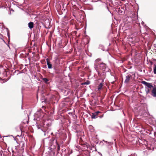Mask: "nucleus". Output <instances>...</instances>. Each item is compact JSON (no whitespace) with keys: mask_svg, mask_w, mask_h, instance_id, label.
I'll list each match as a JSON object with an SVG mask.
<instances>
[{"mask_svg":"<svg viewBox=\"0 0 156 156\" xmlns=\"http://www.w3.org/2000/svg\"><path fill=\"white\" fill-rule=\"evenodd\" d=\"M126 20L130 23L135 22L137 24H138V15L137 13L136 15V13L133 12H132L130 16H127L126 18Z\"/></svg>","mask_w":156,"mask_h":156,"instance_id":"f257e3e1","label":"nucleus"},{"mask_svg":"<svg viewBox=\"0 0 156 156\" xmlns=\"http://www.w3.org/2000/svg\"><path fill=\"white\" fill-rule=\"evenodd\" d=\"M114 11L117 12L119 15H123L125 13V6H118L114 8Z\"/></svg>","mask_w":156,"mask_h":156,"instance_id":"f03ea898","label":"nucleus"},{"mask_svg":"<svg viewBox=\"0 0 156 156\" xmlns=\"http://www.w3.org/2000/svg\"><path fill=\"white\" fill-rule=\"evenodd\" d=\"M51 121L47 120L45 121L44 122L42 123L41 125H39L41 126V127H42L44 129H50L49 127L51 126Z\"/></svg>","mask_w":156,"mask_h":156,"instance_id":"7ed1b4c3","label":"nucleus"},{"mask_svg":"<svg viewBox=\"0 0 156 156\" xmlns=\"http://www.w3.org/2000/svg\"><path fill=\"white\" fill-rule=\"evenodd\" d=\"M99 68L101 70H102V71L105 72V71L108 72L109 70L107 65L103 62L99 64Z\"/></svg>","mask_w":156,"mask_h":156,"instance_id":"20e7f679","label":"nucleus"},{"mask_svg":"<svg viewBox=\"0 0 156 156\" xmlns=\"http://www.w3.org/2000/svg\"><path fill=\"white\" fill-rule=\"evenodd\" d=\"M36 125L37 129H41V130L44 133V135H46L47 134H48L49 131L50 130V129H44L42 127H41V126L39 125V122H36Z\"/></svg>","mask_w":156,"mask_h":156,"instance_id":"39448f33","label":"nucleus"},{"mask_svg":"<svg viewBox=\"0 0 156 156\" xmlns=\"http://www.w3.org/2000/svg\"><path fill=\"white\" fill-rule=\"evenodd\" d=\"M142 83L150 89H151L153 87V85L151 83H148L144 81H142Z\"/></svg>","mask_w":156,"mask_h":156,"instance_id":"423d86ee","label":"nucleus"},{"mask_svg":"<svg viewBox=\"0 0 156 156\" xmlns=\"http://www.w3.org/2000/svg\"><path fill=\"white\" fill-rule=\"evenodd\" d=\"M53 68L54 70L55 73V74H58L60 73V70L58 68L57 65H55L53 66Z\"/></svg>","mask_w":156,"mask_h":156,"instance_id":"0eeeda50","label":"nucleus"},{"mask_svg":"<svg viewBox=\"0 0 156 156\" xmlns=\"http://www.w3.org/2000/svg\"><path fill=\"white\" fill-rule=\"evenodd\" d=\"M151 95L154 98H156V87L153 88L151 93Z\"/></svg>","mask_w":156,"mask_h":156,"instance_id":"6e6552de","label":"nucleus"},{"mask_svg":"<svg viewBox=\"0 0 156 156\" xmlns=\"http://www.w3.org/2000/svg\"><path fill=\"white\" fill-rule=\"evenodd\" d=\"M65 95H67L70 93V90L68 89H63L61 90Z\"/></svg>","mask_w":156,"mask_h":156,"instance_id":"1a4fd4ad","label":"nucleus"},{"mask_svg":"<svg viewBox=\"0 0 156 156\" xmlns=\"http://www.w3.org/2000/svg\"><path fill=\"white\" fill-rule=\"evenodd\" d=\"M108 1V2L109 3V5H110L111 3H112V0H93L94 2H97L98 1H100L102 2L103 3H105L106 1Z\"/></svg>","mask_w":156,"mask_h":156,"instance_id":"9d476101","label":"nucleus"},{"mask_svg":"<svg viewBox=\"0 0 156 156\" xmlns=\"http://www.w3.org/2000/svg\"><path fill=\"white\" fill-rule=\"evenodd\" d=\"M132 75H128L126 76V79L125 80L124 83H128L130 80L131 78L132 77Z\"/></svg>","mask_w":156,"mask_h":156,"instance_id":"9b49d317","label":"nucleus"},{"mask_svg":"<svg viewBox=\"0 0 156 156\" xmlns=\"http://www.w3.org/2000/svg\"><path fill=\"white\" fill-rule=\"evenodd\" d=\"M98 75L100 78L104 77V76H106V73L105 72L103 71L102 73H101L99 71L97 72Z\"/></svg>","mask_w":156,"mask_h":156,"instance_id":"f8f14e48","label":"nucleus"},{"mask_svg":"<svg viewBox=\"0 0 156 156\" xmlns=\"http://www.w3.org/2000/svg\"><path fill=\"white\" fill-rule=\"evenodd\" d=\"M47 64L48 66V69H51L53 68V66L52 64L48 60V59L47 58Z\"/></svg>","mask_w":156,"mask_h":156,"instance_id":"ddd939ff","label":"nucleus"},{"mask_svg":"<svg viewBox=\"0 0 156 156\" xmlns=\"http://www.w3.org/2000/svg\"><path fill=\"white\" fill-rule=\"evenodd\" d=\"M25 143L23 141H21L20 144V145L21 146V149L23 151L24 149Z\"/></svg>","mask_w":156,"mask_h":156,"instance_id":"4468645a","label":"nucleus"},{"mask_svg":"<svg viewBox=\"0 0 156 156\" xmlns=\"http://www.w3.org/2000/svg\"><path fill=\"white\" fill-rule=\"evenodd\" d=\"M42 80L44 81V83H46V84H49V83L48 82L49 80L48 78H42Z\"/></svg>","mask_w":156,"mask_h":156,"instance_id":"2eb2a0df","label":"nucleus"},{"mask_svg":"<svg viewBox=\"0 0 156 156\" xmlns=\"http://www.w3.org/2000/svg\"><path fill=\"white\" fill-rule=\"evenodd\" d=\"M50 142L51 143H52V144H53L54 143H55V144L56 143H57V140H55V137H53L50 140Z\"/></svg>","mask_w":156,"mask_h":156,"instance_id":"dca6fc26","label":"nucleus"},{"mask_svg":"<svg viewBox=\"0 0 156 156\" xmlns=\"http://www.w3.org/2000/svg\"><path fill=\"white\" fill-rule=\"evenodd\" d=\"M28 27L30 29H32L34 27V23L33 22H30L28 23Z\"/></svg>","mask_w":156,"mask_h":156,"instance_id":"f3484780","label":"nucleus"},{"mask_svg":"<svg viewBox=\"0 0 156 156\" xmlns=\"http://www.w3.org/2000/svg\"><path fill=\"white\" fill-rule=\"evenodd\" d=\"M134 110L136 111L137 112H140V106H136L134 108Z\"/></svg>","mask_w":156,"mask_h":156,"instance_id":"a211bd4d","label":"nucleus"},{"mask_svg":"<svg viewBox=\"0 0 156 156\" xmlns=\"http://www.w3.org/2000/svg\"><path fill=\"white\" fill-rule=\"evenodd\" d=\"M6 29L7 32V36L8 37V42L9 43V42H10V33L9 32V29L8 28H6Z\"/></svg>","mask_w":156,"mask_h":156,"instance_id":"6ab92c4d","label":"nucleus"},{"mask_svg":"<svg viewBox=\"0 0 156 156\" xmlns=\"http://www.w3.org/2000/svg\"><path fill=\"white\" fill-rule=\"evenodd\" d=\"M103 84H104L102 83H101L99 84L98 87V90H99L101 89L103 86Z\"/></svg>","mask_w":156,"mask_h":156,"instance_id":"aec40b11","label":"nucleus"},{"mask_svg":"<svg viewBox=\"0 0 156 156\" xmlns=\"http://www.w3.org/2000/svg\"><path fill=\"white\" fill-rule=\"evenodd\" d=\"M91 117L92 119H95L98 117V116H97L96 114H95V113H92V115H91Z\"/></svg>","mask_w":156,"mask_h":156,"instance_id":"412c9836","label":"nucleus"},{"mask_svg":"<svg viewBox=\"0 0 156 156\" xmlns=\"http://www.w3.org/2000/svg\"><path fill=\"white\" fill-rule=\"evenodd\" d=\"M54 62L55 63V65H57L59 63V60L58 57H56L54 58Z\"/></svg>","mask_w":156,"mask_h":156,"instance_id":"4be33fe9","label":"nucleus"},{"mask_svg":"<svg viewBox=\"0 0 156 156\" xmlns=\"http://www.w3.org/2000/svg\"><path fill=\"white\" fill-rule=\"evenodd\" d=\"M90 81L88 80H87L86 82L82 83L81 84V85H89L90 84Z\"/></svg>","mask_w":156,"mask_h":156,"instance_id":"5701e85b","label":"nucleus"},{"mask_svg":"<svg viewBox=\"0 0 156 156\" xmlns=\"http://www.w3.org/2000/svg\"><path fill=\"white\" fill-rule=\"evenodd\" d=\"M98 48H101L103 51H105V50L104 49V46L102 44H100L99 45Z\"/></svg>","mask_w":156,"mask_h":156,"instance_id":"b1692460","label":"nucleus"},{"mask_svg":"<svg viewBox=\"0 0 156 156\" xmlns=\"http://www.w3.org/2000/svg\"><path fill=\"white\" fill-rule=\"evenodd\" d=\"M55 144H56V145L57 146V151L58 152V151H59L60 150V145L57 142V143H55Z\"/></svg>","mask_w":156,"mask_h":156,"instance_id":"393cba45","label":"nucleus"},{"mask_svg":"<svg viewBox=\"0 0 156 156\" xmlns=\"http://www.w3.org/2000/svg\"><path fill=\"white\" fill-rule=\"evenodd\" d=\"M140 112L143 111L144 110V107L143 105L140 106Z\"/></svg>","mask_w":156,"mask_h":156,"instance_id":"a878e982","label":"nucleus"},{"mask_svg":"<svg viewBox=\"0 0 156 156\" xmlns=\"http://www.w3.org/2000/svg\"><path fill=\"white\" fill-rule=\"evenodd\" d=\"M153 72L154 74H156V65L154 64V65Z\"/></svg>","mask_w":156,"mask_h":156,"instance_id":"bb28decb","label":"nucleus"},{"mask_svg":"<svg viewBox=\"0 0 156 156\" xmlns=\"http://www.w3.org/2000/svg\"><path fill=\"white\" fill-rule=\"evenodd\" d=\"M106 77L105 76H104V77H101L100 78L99 80H101L102 81V82L101 83H102L104 84V79H105Z\"/></svg>","mask_w":156,"mask_h":156,"instance_id":"cd10ccee","label":"nucleus"},{"mask_svg":"<svg viewBox=\"0 0 156 156\" xmlns=\"http://www.w3.org/2000/svg\"><path fill=\"white\" fill-rule=\"evenodd\" d=\"M145 91H146V94H147L149 93H150V89L147 88V87H146L145 88Z\"/></svg>","mask_w":156,"mask_h":156,"instance_id":"c85d7f7f","label":"nucleus"},{"mask_svg":"<svg viewBox=\"0 0 156 156\" xmlns=\"http://www.w3.org/2000/svg\"><path fill=\"white\" fill-rule=\"evenodd\" d=\"M106 1V2H105V3L106 5V8H107V9L108 10V11L110 12V13L111 14H112V13H111V11H110L109 10V9H108V5H107V3H108V2H107V1Z\"/></svg>","mask_w":156,"mask_h":156,"instance_id":"c756f323","label":"nucleus"},{"mask_svg":"<svg viewBox=\"0 0 156 156\" xmlns=\"http://www.w3.org/2000/svg\"><path fill=\"white\" fill-rule=\"evenodd\" d=\"M98 65L94 64V68L96 70V71L97 72L98 71Z\"/></svg>","mask_w":156,"mask_h":156,"instance_id":"7c9ffc66","label":"nucleus"},{"mask_svg":"<svg viewBox=\"0 0 156 156\" xmlns=\"http://www.w3.org/2000/svg\"><path fill=\"white\" fill-rule=\"evenodd\" d=\"M50 154H51V156H54L55 155V152L53 151H51Z\"/></svg>","mask_w":156,"mask_h":156,"instance_id":"2f4dec72","label":"nucleus"},{"mask_svg":"<svg viewBox=\"0 0 156 156\" xmlns=\"http://www.w3.org/2000/svg\"><path fill=\"white\" fill-rule=\"evenodd\" d=\"M94 113H95V114H96V115H98L101 113V112L99 111H97V112H94Z\"/></svg>","mask_w":156,"mask_h":156,"instance_id":"473e14b6","label":"nucleus"},{"mask_svg":"<svg viewBox=\"0 0 156 156\" xmlns=\"http://www.w3.org/2000/svg\"><path fill=\"white\" fill-rule=\"evenodd\" d=\"M24 87H23L21 88V92H22V93H23V90H24Z\"/></svg>","mask_w":156,"mask_h":156,"instance_id":"72a5a7b5","label":"nucleus"},{"mask_svg":"<svg viewBox=\"0 0 156 156\" xmlns=\"http://www.w3.org/2000/svg\"><path fill=\"white\" fill-rule=\"evenodd\" d=\"M104 115L102 114L101 116H99V117L100 118H102L103 117Z\"/></svg>","mask_w":156,"mask_h":156,"instance_id":"f704fd0d","label":"nucleus"},{"mask_svg":"<svg viewBox=\"0 0 156 156\" xmlns=\"http://www.w3.org/2000/svg\"><path fill=\"white\" fill-rule=\"evenodd\" d=\"M62 135H63V137H65L66 136V134L64 133H62Z\"/></svg>","mask_w":156,"mask_h":156,"instance_id":"c9c22d12","label":"nucleus"},{"mask_svg":"<svg viewBox=\"0 0 156 156\" xmlns=\"http://www.w3.org/2000/svg\"><path fill=\"white\" fill-rule=\"evenodd\" d=\"M150 63L151 65H152L153 64V62L152 61H150Z\"/></svg>","mask_w":156,"mask_h":156,"instance_id":"e433bc0d","label":"nucleus"},{"mask_svg":"<svg viewBox=\"0 0 156 156\" xmlns=\"http://www.w3.org/2000/svg\"><path fill=\"white\" fill-rule=\"evenodd\" d=\"M119 125H120V127L122 128V126L121 124L120 123H119Z\"/></svg>","mask_w":156,"mask_h":156,"instance_id":"4c0bfd02","label":"nucleus"},{"mask_svg":"<svg viewBox=\"0 0 156 156\" xmlns=\"http://www.w3.org/2000/svg\"><path fill=\"white\" fill-rule=\"evenodd\" d=\"M98 153L100 155H101V156H102V154H101V153L100 152H98Z\"/></svg>","mask_w":156,"mask_h":156,"instance_id":"58836bf2","label":"nucleus"},{"mask_svg":"<svg viewBox=\"0 0 156 156\" xmlns=\"http://www.w3.org/2000/svg\"><path fill=\"white\" fill-rule=\"evenodd\" d=\"M114 83H115V81H112V82H111V83H112V84H114Z\"/></svg>","mask_w":156,"mask_h":156,"instance_id":"ea45409f","label":"nucleus"},{"mask_svg":"<svg viewBox=\"0 0 156 156\" xmlns=\"http://www.w3.org/2000/svg\"><path fill=\"white\" fill-rule=\"evenodd\" d=\"M141 24H142V25H143L144 24V22L143 21H142Z\"/></svg>","mask_w":156,"mask_h":156,"instance_id":"a19ab883","label":"nucleus"},{"mask_svg":"<svg viewBox=\"0 0 156 156\" xmlns=\"http://www.w3.org/2000/svg\"><path fill=\"white\" fill-rule=\"evenodd\" d=\"M39 119H40V118H37V120H38Z\"/></svg>","mask_w":156,"mask_h":156,"instance_id":"79ce46f5","label":"nucleus"},{"mask_svg":"<svg viewBox=\"0 0 156 156\" xmlns=\"http://www.w3.org/2000/svg\"><path fill=\"white\" fill-rule=\"evenodd\" d=\"M111 75L112 76H113L114 77V78H115V77L113 75H112V74H111Z\"/></svg>","mask_w":156,"mask_h":156,"instance_id":"37998d69","label":"nucleus"},{"mask_svg":"<svg viewBox=\"0 0 156 156\" xmlns=\"http://www.w3.org/2000/svg\"><path fill=\"white\" fill-rule=\"evenodd\" d=\"M103 141L105 142H106V143H108V142L107 141H105L104 140H103Z\"/></svg>","mask_w":156,"mask_h":156,"instance_id":"c03bdc74","label":"nucleus"},{"mask_svg":"<svg viewBox=\"0 0 156 156\" xmlns=\"http://www.w3.org/2000/svg\"><path fill=\"white\" fill-rule=\"evenodd\" d=\"M2 66L0 65V67L1 68L2 67Z\"/></svg>","mask_w":156,"mask_h":156,"instance_id":"a18cd8bd","label":"nucleus"},{"mask_svg":"<svg viewBox=\"0 0 156 156\" xmlns=\"http://www.w3.org/2000/svg\"><path fill=\"white\" fill-rule=\"evenodd\" d=\"M21 109H23V107L22 106V107H21Z\"/></svg>","mask_w":156,"mask_h":156,"instance_id":"49530a36","label":"nucleus"},{"mask_svg":"<svg viewBox=\"0 0 156 156\" xmlns=\"http://www.w3.org/2000/svg\"><path fill=\"white\" fill-rule=\"evenodd\" d=\"M76 133H78V131L76 130V132H75Z\"/></svg>","mask_w":156,"mask_h":156,"instance_id":"de8ad7c7","label":"nucleus"},{"mask_svg":"<svg viewBox=\"0 0 156 156\" xmlns=\"http://www.w3.org/2000/svg\"><path fill=\"white\" fill-rule=\"evenodd\" d=\"M154 61H156V59H154Z\"/></svg>","mask_w":156,"mask_h":156,"instance_id":"09e8293b","label":"nucleus"},{"mask_svg":"<svg viewBox=\"0 0 156 156\" xmlns=\"http://www.w3.org/2000/svg\"><path fill=\"white\" fill-rule=\"evenodd\" d=\"M11 10L13 12V11H14L13 10V9H11Z\"/></svg>","mask_w":156,"mask_h":156,"instance_id":"8fccbe9b","label":"nucleus"},{"mask_svg":"<svg viewBox=\"0 0 156 156\" xmlns=\"http://www.w3.org/2000/svg\"><path fill=\"white\" fill-rule=\"evenodd\" d=\"M53 134V133H51V134Z\"/></svg>","mask_w":156,"mask_h":156,"instance_id":"3c124183","label":"nucleus"},{"mask_svg":"<svg viewBox=\"0 0 156 156\" xmlns=\"http://www.w3.org/2000/svg\"><path fill=\"white\" fill-rule=\"evenodd\" d=\"M20 130L22 132L21 129V128H20Z\"/></svg>","mask_w":156,"mask_h":156,"instance_id":"603ef678","label":"nucleus"},{"mask_svg":"<svg viewBox=\"0 0 156 156\" xmlns=\"http://www.w3.org/2000/svg\"><path fill=\"white\" fill-rule=\"evenodd\" d=\"M97 151L96 149H95V151Z\"/></svg>","mask_w":156,"mask_h":156,"instance_id":"864d4df0","label":"nucleus"},{"mask_svg":"<svg viewBox=\"0 0 156 156\" xmlns=\"http://www.w3.org/2000/svg\"><path fill=\"white\" fill-rule=\"evenodd\" d=\"M111 45L110 44V43L109 44V46H110Z\"/></svg>","mask_w":156,"mask_h":156,"instance_id":"5fc2aeb1","label":"nucleus"},{"mask_svg":"<svg viewBox=\"0 0 156 156\" xmlns=\"http://www.w3.org/2000/svg\"><path fill=\"white\" fill-rule=\"evenodd\" d=\"M35 120V118H34V120Z\"/></svg>","mask_w":156,"mask_h":156,"instance_id":"6e6d98bb","label":"nucleus"},{"mask_svg":"<svg viewBox=\"0 0 156 156\" xmlns=\"http://www.w3.org/2000/svg\"><path fill=\"white\" fill-rule=\"evenodd\" d=\"M17 136H19L18 135H17Z\"/></svg>","mask_w":156,"mask_h":156,"instance_id":"4d7b16f0","label":"nucleus"},{"mask_svg":"<svg viewBox=\"0 0 156 156\" xmlns=\"http://www.w3.org/2000/svg\"><path fill=\"white\" fill-rule=\"evenodd\" d=\"M22 156H24V155H22Z\"/></svg>","mask_w":156,"mask_h":156,"instance_id":"13d9d810","label":"nucleus"},{"mask_svg":"<svg viewBox=\"0 0 156 156\" xmlns=\"http://www.w3.org/2000/svg\"><path fill=\"white\" fill-rule=\"evenodd\" d=\"M128 156H129V155H128Z\"/></svg>","mask_w":156,"mask_h":156,"instance_id":"bf43d9fd","label":"nucleus"}]
</instances>
